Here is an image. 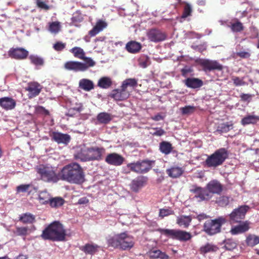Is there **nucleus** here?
Masks as SVG:
<instances>
[{
	"label": "nucleus",
	"instance_id": "obj_38",
	"mask_svg": "<svg viewBox=\"0 0 259 259\" xmlns=\"http://www.w3.org/2000/svg\"><path fill=\"white\" fill-rule=\"evenodd\" d=\"M247 245L253 247L259 244V236L254 234H249L245 240Z\"/></svg>",
	"mask_w": 259,
	"mask_h": 259
},
{
	"label": "nucleus",
	"instance_id": "obj_22",
	"mask_svg": "<svg viewBox=\"0 0 259 259\" xmlns=\"http://www.w3.org/2000/svg\"><path fill=\"white\" fill-rule=\"evenodd\" d=\"M16 105V101L12 98L3 97L0 98V106L7 110L14 109Z\"/></svg>",
	"mask_w": 259,
	"mask_h": 259
},
{
	"label": "nucleus",
	"instance_id": "obj_1",
	"mask_svg": "<svg viewBox=\"0 0 259 259\" xmlns=\"http://www.w3.org/2000/svg\"><path fill=\"white\" fill-rule=\"evenodd\" d=\"M84 176L83 168L75 162L65 165L59 172V180L70 184H82L84 181Z\"/></svg>",
	"mask_w": 259,
	"mask_h": 259
},
{
	"label": "nucleus",
	"instance_id": "obj_17",
	"mask_svg": "<svg viewBox=\"0 0 259 259\" xmlns=\"http://www.w3.org/2000/svg\"><path fill=\"white\" fill-rule=\"evenodd\" d=\"M64 68L68 70H72L75 72L84 71L87 70V67L83 63L78 61H70L64 64Z\"/></svg>",
	"mask_w": 259,
	"mask_h": 259
},
{
	"label": "nucleus",
	"instance_id": "obj_6",
	"mask_svg": "<svg viewBox=\"0 0 259 259\" xmlns=\"http://www.w3.org/2000/svg\"><path fill=\"white\" fill-rule=\"evenodd\" d=\"M157 231L166 237L181 242H186L190 240L192 237L190 233L179 229L159 228L157 229Z\"/></svg>",
	"mask_w": 259,
	"mask_h": 259
},
{
	"label": "nucleus",
	"instance_id": "obj_55",
	"mask_svg": "<svg viewBox=\"0 0 259 259\" xmlns=\"http://www.w3.org/2000/svg\"><path fill=\"white\" fill-rule=\"evenodd\" d=\"M85 63L83 64L85 65L87 67V70L89 67H93L95 65V62L91 58L87 57L85 56L82 59Z\"/></svg>",
	"mask_w": 259,
	"mask_h": 259
},
{
	"label": "nucleus",
	"instance_id": "obj_49",
	"mask_svg": "<svg viewBox=\"0 0 259 259\" xmlns=\"http://www.w3.org/2000/svg\"><path fill=\"white\" fill-rule=\"evenodd\" d=\"M50 196L47 191H41L39 193L38 200L41 203H48L50 202Z\"/></svg>",
	"mask_w": 259,
	"mask_h": 259
},
{
	"label": "nucleus",
	"instance_id": "obj_43",
	"mask_svg": "<svg viewBox=\"0 0 259 259\" xmlns=\"http://www.w3.org/2000/svg\"><path fill=\"white\" fill-rule=\"evenodd\" d=\"M74 157L76 160L81 161H88L86 149H81L74 154Z\"/></svg>",
	"mask_w": 259,
	"mask_h": 259
},
{
	"label": "nucleus",
	"instance_id": "obj_26",
	"mask_svg": "<svg viewBox=\"0 0 259 259\" xmlns=\"http://www.w3.org/2000/svg\"><path fill=\"white\" fill-rule=\"evenodd\" d=\"M142 49V45L140 42L131 40L128 42L125 46L126 50L132 54H136L140 52Z\"/></svg>",
	"mask_w": 259,
	"mask_h": 259
},
{
	"label": "nucleus",
	"instance_id": "obj_64",
	"mask_svg": "<svg viewBox=\"0 0 259 259\" xmlns=\"http://www.w3.org/2000/svg\"><path fill=\"white\" fill-rule=\"evenodd\" d=\"M250 30L251 31V35L250 36L251 38H257L259 36L258 32L257 29L254 27L252 26L250 28Z\"/></svg>",
	"mask_w": 259,
	"mask_h": 259
},
{
	"label": "nucleus",
	"instance_id": "obj_53",
	"mask_svg": "<svg viewBox=\"0 0 259 259\" xmlns=\"http://www.w3.org/2000/svg\"><path fill=\"white\" fill-rule=\"evenodd\" d=\"M29 228L28 227H17L15 233L20 236H26L28 234Z\"/></svg>",
	"mask_w": 259,
	"mask_h": 259
},
{
	"label": "nucleus",
	"instance_id": "obj_60",
	"mask_svg": "<svg viewBox=\"0 0 259 259\" xmlns=\"http://www.w3.org/2000/svg\"><path fill=\"white\" fill-rule=\"evenodd\" d=\"M232 79L235 86H241L245 84V82L243 81V79H241L239 77L233 76Z\"/></svg>",
	"mask_w": 259,
	"mask_h": 259
},
{
	"label": "nucleus",
	"instance_id": "obj_45",
	"mask_svg": "<svg viewBox=\"0 0 259 259\" xmlns=\"http://www.w3.org/2000/svg\"><path fill=\"white\" fill-rule=\"evenodd\" d=\"M30 62L35 66H42L44 64V59L37 55H31L29 57Z\"/></svg>",
	"mask_w": 259,
	"mask_h": 259
},
{
	"label": "nucleus",
	"instance_id": "obj_8",
	"mask_svg": "<svg viewBox=\"0 0 259 259\" xmlns=\"http://www.w3.org/2000/svg\"><path fill=\"white\" fill-rule=\"evenodd\" d=\"M154 163V161L145 159L130 163L127 164V167L131 171L137 174H145L152 168Z\"/></svg>",
	"mask_w": 259,
	"mask_h": 259
},
{
	"label": "nucleus",
	"instance_id": "obj_58",
	"mask_svg": "<svg viewBox=\"0 0 259 259\" xmlns=\"http://www.w3.org/2000/svg\"><path fill=\"white\" fill-rule=\"evenodd\" d=\"M30 187V185L29 184L20 185L16 188L17 192H26L28 191Z\"/></svg>",
	"mask_w": 259,
	"mask_h": 259
},
{
	"label": "nucleus",
	"instance_id": "obj_7",
	"mask_svg": "<svg viewBox=\"0 0 259 259\" xmlns=\"http://www.w3.org/2000/svg\"><path fill=\"white\" fill-rule=\"evenodd\" d=\"M36 170L45 182L56 183L59 180V173L57 174L52 166L41 164L36 167Z\"/></svg>",
	"mask_w": 259,
	"mask_h": 259
},
{
	"label": "nucleus",
	"instance_id": "obj_15",
	"mask_svg": "<svg viewBox=\"0 0 259 259\" xmlns=\"http://www.w3.org/2000/svg\"><path fill=\"white\" fill-rule=\"evenodd\" d=\"M124 160V158L122 156L116 153L108 154L105 159V161L107 163L114 166L122 165Z\"/></svg>",
	"mask_w": 259,
	"mask_h": 259
},
{
	"label": "nucleus",
	"instance_id": "obj_63",
	"mask_svg": "<svg viewBox=\"0 0 259 259\" xmlns=\"http://www.w3.org/2000/svg\"><path fill=\"white\" fill-rule=\"evenodd\" d=\"M236 55L241 58H248L250 56V54L248 52L241 51L236 53Z\"/></svg>",
	"mask_w": 259,
	"mask_h": 259
},
{
	"label": "nucleus",
	"instance_id": "obj_47",
	"mask_svg": "<svg viewBox=\"0 0 259 259\" xmlns=\"http://www.w3.org/2000/svg\"><path fill=\"white\" fill-rule=\"evenodd\" d=\"M64 201V200L61 197H56L51 198L49 203L53 207H58L63 205Z\"/></svg>",
	"mask_w": 259,
	"mask_h": 259
},
{
	"label": "nucleus",
	"instance_id": "obj_35",
	"mask_svg": "<svg viewBox=\"0 0 259 259\" xmlns=\"http://www.w3.org/2000/svg\"><path fill=\"white\" fill-rule=\"evenodd\" d=\"M173 149L172 144L167 141H162L159 144V150L161 153L168 155L171 153Z\"/></svg>",
	"mask_w": 259,
	"mask_h": 259
},
{
	"label": "nucleus",
	"instance_id": "obj_4",
	"mask_svg": "<svg viewBox=\"0 0 259 259\" xmlns=\"http://www.w3.org/2000/svg\"><path fill=\"white\" fill-rule=\"evenodd\" d=\"M228 156V151L226 148H220L207 156L204 161V164L208 167L216 168L222 165Z\"/></svg>",
	"mask_w": 259,
	"mask_h": 259
},
{
	"label": "nucleus",
	"instance_id": "obj_30",
	"mask_svg": "<svg viewBox=\"0 0 259 259\" xmlns=\"http://www.w3.org/2000/svg\"><path fill=\"white\" fill-rule=\"evenodd\" d=\"M19 221L24 224H32L35 222V216L29 212L22 213L19 216Z\"/></svg>",
	"mask_w": 259,
	"mask_h": 259
},
{
	"label": "nucleus",
	"instance_id": "obj_52",
	"mask_svg": "<svg viewBox=\"0 0 259 259\" xmlns=\"http://www.w3.org/2000/svg\"><path fill=\"white\" fill-rule=\"evenodd\" d=\"M231 28L233 32H238L243 30L244 26L241 22L237 20L231 24Z\"/></svg>",
	"mask_w": 259,
	"mask_h": 259
},
{
	"label": "nucleus",
	"instance_id": "obj_34",
	"mask_svg": "<svg viewBox=\"0 0 259 259\" xmlns=\"http://www.w3.org/2000/svg\"><path fill=\"white\" fill-rule=\"evenodd\" d=\"M112 115L107 112H101L97 116V120L100 124H108L112 120Z\"/></svg>",
	"mask_w": 259,
	"mask_h": 259
},
{
	"label": "nucleus",
	"instance_id": "obj_33",
	"mask_svg": "<svg viewBox=\"0 0 259 259\" xmlns=\"http://www.w3.org/2000/svg\"><path fill=\"white\" fill-rule=\"evenodd\" d=\"M79 87L85 91H90L94 88L93 82L88 79H82L79 82Z\"/></svg>",
	"mask_w": 259,
	"mask_h": 259
},
{
	"label": "nucleus",
	"instance_id": "obj_36",
	"mask_svg": "<svg viewBox=\"0 0 259 259\" xmlns=\"http://www.w3.org/2000/svg\"><path fill=\"white\" fill-rule=\"evenodd\" d=\"M138 85V80L135 78H127L125 79L122 83L121 88L127 91V88L131 87L134 88Z\"/></svg>",
	"mask_w": 259,
	"mask_h": 259
},
{
	"label": "nucleus",
	"instance_id": "obj_18",
	"mask_svg": "<svg viewBox=\"0 0 259 259\" xmlns=\"http://www.w3.org/2000/svg\"><path fill=\"white\" fill-rule=\"evenodd\" d=\"M41 85L36 82H31L28 84L25 90L28 92L29 98H34L39 95L41 90Z\"/></svg>",
	"mask_w": 259,
	"mask_h": 259
},
{
	"label": "nucleus",
	"instance_id": "obj_28",
	"mask_svg": "<svg viewBox=\"0 0 259 259\" xmlns=\"http://www.w3.org/2000/svg\"><path fill=\"white\" fill-rule=\"evenodd\" d=\"M192 220V217L190 215H182L177 217L176 223L180 227L187 228L190 226Z\"/></svg>",
	"mask_w": 259,
	"mask_h": 259
},
{
	"label": "nucleus",
	"instance_id": "obj_39",
	"mask_svg": "<svg viewBox=\"0 0 259 259\" xmlns=\"http://www.w3.org/2000/svg\"><path fill=\"white\" fill-rule=\"evenodd\" d=\"M233 125L231 122L222 123L218 125L217 131L219 133H227L233 128Z\"/></svg>",
	"mask_w": 259,
	"mask_h": 259
},
{
	"label": "nucleus",
	"instance_id": "obj_62",
	"mask_svg": "<svg viewBox=\"0 0 259 259\" xmlns=\"http://www.w3.org/2000/svg\"><path fill=\"white\" fill-rule=\"evenodd\" d=\"M241 100L243 102H249L252 98V95L249 94L242 93L240 96Z\"/></svg>",
	"mask_w": 259,
	"mask_h": 259
},
{
	"label": "nucleus",
	"instance_id": "obj_27",
	"mask_svg": "<svg viewBox=\"0 0 259 259\" xmlns=\"http://www.w3.org/2000/svg\"><path fill=\"white\" fill-rule=\"evenodd\" d=\"M99 246L93 243H87L80 247V249L87 254L93 255L98 252Z\"/></svg>",
	"mask_w": 259,
	"mask_h": 259
},
{
	"label": "nucleus",
	"instance_id": "obj_20",
	"mask_svg": "<svg viewBox=\"0 0 259 259\" xmlns=\"http://www.w3.org/2000/svg\"><path fill=\"white\" fill-rule=\"evenodd\" d=\"M52 139L58 144H68L70 140V136L66 134H62L59 132H53L51 135Z\"/></svg>",
	"mask_w": 259,
	"mask_h": 259
},
{
	"label": "nucleus",
	"instance_id": "obj_9",
	"mask_svg": "<svg viewBox=\"0 0 259 259\" xmlns=\"http://www.w3.org/2000/svg\"><path fill=\"white\" fill-rule=\"evenodd\" d=\"M249 209V207L246 205H241L234 209L229 215L230 222L232 224L241 223Z\"/></svg>",
	"mask_w": 259,
	"mask_h": 259
},
{
	"label": "nucleus",
	"instance_id": "obj_31",
	"mask_svg": "<svg viewBox=\"0 0 259 259\" xmlns=\"http://www.w3.org/2000/svg\"><path fill=\"white\" fill-rule=\"evenodd\" d=\"M149 256L151 259H168L169 256L165 252L159 249H152L149 251Z\"/></svg>",
	"mask_w": 259,
	"mask_h": 259
},
{
	"label": "nucleus",
	"instance_id": "obj_44",
	"mask_svg": "<svg viewBox=\"0 0 259 259\" xmlns=\"http://www.w3.org/2000/svg\"><path fill=\"white\" fill-rule=\"evenodd\" d=\"M138 62L140 67L146 68L150 64V58L147 55H142L138 59Z\"/></svg>",
	"mask_w": 259,
	"mask_h": 259
},
{
	"label": "nucleus",
	"instance_id": "obj_12",
	"mask_svg": "<svg viewBox=\"0 0 259 259\" xmlns=\"http://www.w3.org/2000/svg\"><path fill=\"white\" fill-rule=\"evenodd\" d=\"M207 192L210 193L209 194L211 198L213 194L220 195L223 190V185L218 180H213L208 183L205 187Z\"/></svg>",
	"mask_w": 259,
	"mask_h": 259
},
{
	"label": "nucleus",
	"instance_id": "obj_41",
	"mask_svg": "<svg viewBox=\"0 0 259 259\" xmlns=\"http://www.w3.org/2000/svg\"><path fill=\"white\" fill-rule=\"evenodd\" d=\"M182 3L185 5L183 12L181 16L182 19H185L189 16H191L192 13V8L191 5L187 2H184Z\"/></svg>",
	"mask_w": 259,
	"mask_h": 259
},
{
	"label": "nucleus",
	"instance_id": "obj_57",
	"mask_svg": "<svg viewBox=\"0 0 259 259\" xmlns=\"http://www.w3.org/2000/svg\"><path fill=\"white\" fill-rule=\"evenodd\" d=\"M195 107L191 106H186L181 108L183 114H189L194 112Z\"/></svg>",
	"mask_w": 259,
	"mask_h": 259
},
{
	"label": "nucleus",
	"instance_id": "obj_25",
	"mask_svg": "<svg viewBox=\"0 0 259 259\" xmlns=\"http://www.w3.org/2000/svg\"><path fill=\"white\" fill-rule=\"evenodd\" d=\"M184 82L188 88L191 89L199 88L203 84V81L198 78H187Z\"/></svg>",
	"mask_w": 259,
	"mask_h": 259
},
{
	"label": "nucleus",
	"instance_id": "obj_50",
	"mask_svg": "<svg viewBox=\"0 0 259 259\" xmlns=\"http://www.w3.org/2000/svg\"><path fill=\"white\" fill-rule=\"evenodd\" d=\"M224 247L228 250H232L237 247V243L233 239H226L224 240Z\"/></svg>",
	"mask_w": 259,
	"mask_h": 259
},
{
	"label": "nucleus",
	"instance_id": "obj_29",
	"mask_svg": "<svg viewBox=\"0 0 259 259\" xmlns=\"http://www.w3.org/2000/svg\"><path fill=\"white\" fill-rule=\"evenodd\" d=\"M166 172L169 177L175 179L181 176L184 172V170L182 167L174 166L167 169Z\"/></svg>",
	"mask_w": 259,
	"mask_h": 259
},
{
	"label": "nucleus",
	"instance_id": "obj_61",
	"mask_svg": "<svg viewBox=\"0 0 259 259\" xmlns=\"http://www.w3.org/2000/svg\"><path fill=\"white\" fill-rule=\"evenodd\" d=\"M65 47V44L62 42H57L54 45L53 48L57 51H61Z\"/></svg>",
	"mask_w": 259,
	"mask_h": 259
},
{
	"label": "nucleus",
	"instance_id": "obj_3",
	"mask_svg": "<svg viewBox=\"0 0 259 259\" xmlns=\"http://www.w3.org/2000/svg\"><path fill=\"white\" fill-rule=\"evenodd\" d=\"M107 244L109 246L114 248L122 250H130L135 245L134 238L126 232L121 233L109 237L107 239Z\"/></svg>",
	"mask_w": 259,
	"mask_h": 259
},
{
	"label": "nucleus",
	"instance_id": "obj_5",
	"mask_svg": "<svg viewBox=\"0 0 259 259\" xmlns=\"http://www.w3.org/2000/svg\"><path fill=\"white\" fill-rule=\"evenodd\" d=\"M226 222V219L223 217H219L213 220H207L203 224L202 230L208 235H214L221 231L222 226Z\"/></svg>",
	"mask_w": 259,
	"mask_h": 259
},
{
	"label": "nucleus",
	"instance_id": "obj_23",
	"mask_svg": "<svg viewBox=\"0 0 259 259\" xmlns=\"http://www.w3.org/2000/svg\"><path fill=\"white\" fill-rule=\"evenodd\" d=\"M94 160L100 161L103 159L106 150L103 147L92 146L90 147Z\"/></svg>",
	"mask_w": 259,
	"mask_h": 259
},
{
	"label": "nucleus",
	"instance_id": "obj_46",
	"mask_svg": "<svg viewBox=\"0 0 259 259\" xmlns=\"http://www.w3.org/2000/svg\"><path fill=\"white\" fill-rule=\"evenodd\" d=\"M82 109V105L81 104H77L76 105V107L70 108L66 115L73 117L76 114H79Z\"/></svg>",
	"mask_w": 259,
	"mask_h": 259
},
{
	"label": "nucleus",
	"instance_id": "obj_11",
	"mask_svg": "<svg viewBox=\"0 0 259 259\" xmlns=\"http://www.w3.org/2000/svg\"><path fill=\"white\" fill-rule=\"evenodd\" d=\"M148 39L152 42H158L166 39V33L158 28H151L147 32Z\"/></svg>",
	"mask_w": 259,
	"mask_h": 259
},
{
	"label": "nucleus",
	"instance_id": "obj_13",
	"mask_svg": "<svg viewBox=\"0 0 259 259\" xmlns=\"http://www.w3.org/2000/svg\"><path fill=\"white\" fill-rule=\"evenodd\" d=\"M28 52L22 48H11L8 51L10 57L17 60H23L28 56Z\"/></svg>",
	"mask_w": 259,
	"mask_h": 259
},
{
	"label": "nucleus",
	"instance_id": "obj_51",
	"mask_svg": "<svg viewBox=\"0 0 259 259\" xmlns=\"http://www.w3.org/2000/svg\"><path fill=\"white\" fill-rule=\"evenodd\" d=\"M61 29L60 23L58 21H55L50 23L49 24V30L53 33H58Z\"/></svg>",
	"mask_w": 259,
	"mask_h": 259
},
{
	"label": "nucleus",
	"instance_id": "obj_19",
	"mask_svg": "<svg viewBox=\"0 0 259 259\" xmlns=\"http://www.w3.org/2000/svg\"><path fill=\"white\" fill-rule=\"evenodd\" d=\"M130 95V92L120 87V89L112 91L110 96L116 101H123L127 99Z\"/></svg>",
	"mask_w": 259,
	"mask_h": 259
},
{
	"label": "nucleus",
	"instance_id": "obj_37",
	"mask_svg": "<svg viewBox=\"0 0 259 259\" xmlns=\"http://www.w3.org/2000/svg\"><path fill=\"white\" fill-rule=\"evenodd\" d=\"M218 247L212 244L207 243L205 245L200 248L199 251L201 254H205L210 252H215L218 250Z\"/></svg>",
	"mask_w": 259,
	"mask_h": 259
},
{
	"label": "nucleus",
	"instance_id": "obj_40",
	"mask_svg": "<svg viewBox=\"0 0 259 259\" xmlns=\"http://www.w3.org/2000/svg\"><path fill=\"white\" fill-rule=\"evenodd\" d=\"M70 52L73 54L74 57L81 60L85 55V53L83 50L78 47H75L72 48L70 50Z\"/></svg>",
	"mask_w": 259,
	"mask_h": 259
},
{
	"label": "nucleus",
	"instance_id": "obj_48",
	"mask_svg": "<svg viewBox=\"0 0 259 259\" xmlns=\"http://www.w3.org/2000/svg\"><path fill=\"white\" fill-rule=\"evenodd\" d=\"M257 119V117L254 115H248L243 118L241 122L243 125L249 124H254L256 122Z\"/></svg>",
	"mask_w": 259,
	"mask_h": 259
},
{
	"label": "nucleus",
	"instance_id": "obj_32",
	"mask_svg": "<svg viewBox=\"0 0 259 259\" xmlns=\"http://www.w3.org/2000/svg\"><path fill=\"white\" fill-rule=\"evenodd\" d=\"M112 85V80L111 78L108 76H104L101 77L97 83V85L101 88L107 89L109 88Z\"/></svg>",
	"mask_w": 259,
	"mask_h": 259
},
{
	"label": "nucleus",
	"instance_id": "obj_21",
	"mask_svg": "<svg viewBox=\"0 0 259 259\" xmlns=\"http://www.w3.org/2000/svg\"><path fill=\"white\" fill-rule=\"evenodd\" d=\"M250 223L246 221L241 222L237 226L232 227L230 232L232 235H237L247 232L250 228Z\"/></svg>",
	"mask_w": 259,
	"mask_h": 259
},
{
	"label": "nucleus",
	"instance_id": "obj_59",
	"mask_svg": "<svg viewBox=\"0 0 259 259\" xmlns=\"http://www.w3.org/2000/svg\"><path fill=\"white\" fill-rule=\"evenodd\" d=\"M206 43H203V44H201L199 45H196V46H192V48L195 50L197 51L200 53H202L203 51H205L206 50Z\"/></svg>",
	"mask_w": 259,
	"mask_h": 259
},
{
	"label": "nucleus",
	"instance_id": "obj_16",
	"mask_svg": "<svg viewBox=\"0 0 259 259\" xmlns=\"http://www.w3.org/2000/svg\"><path fill=\"white\" fill-rule=\"evenodd\" d=\"M147 181V177L138 176L132 181L130 184L131 189L134 192H138L139 190L146 184Z\"/></svg>",
	"mask_w": 259,
	"mask_h": 259
},
{
	"label": "nucleus",
	"instance_id": "obj_24",
	"mask_svg": "<svg viewBox=\"0 0 259 259\" xmlns=\"http://www.w3.org/2000/svg\"><path fill=\"white\" fill-rule=\"evenodd\" d=\"M107 26V23L102 20H99L96 23L95 26L89 32V34L91 36H95L100 32L102 31Z\"/></svg>",
	"mask_w": 259,
	"mask_h": 259
},
{
	"label": "nucleus",
	"instance_id": "obj_2",
	"mask_svg": "<svg viewBox=\"0 0 259 259\" xmlns=\"http://www.w3.org/2000/svg\"><path fill=\"white\" fill-rule=\"evenodd\" d=\"M66 232L60 222L55 221L49 225L43 231L41 237L44 240L53 241H63L65 240Z\"/></svg>",
	"mask_w": 259,
	"mask_h": 259
},
{
	"label": "nucleus",
	"instance_id": "obj_54",
	"mask_svg": "<svg viewBox=\"0 0 259 259\" xmlns=\"http://www.w3.org/2000/svg\"><path fill=\"white\" fill-rule=\"evenodd\" d=\"M174 211L171 209L164 208L160 209L159 216L161 218H163L165 217L174 214Z\"/></svg>",
	"mask_w": 259,
	"mask_h": 259
},
{
	"label": "nucleus",
	"instance_id": "obj_56",
	"mask_svg": "<svg viewBox=\"0 0 259 259\" xmlns=\"http://www.w3.org/2000/svg\"><path fill=\"white\" fill-rule=\"evenodd\" d=\"M35 112L37 114H40L44 115H49L50 114L49 111L46 109L44 107L41 106H37L35 108Z\"/></svg>",
	"mask_w": 259,
	"mask_h": 259
},
{
	"label": "nucleus",
	"instance_id": "obj_14",
	"mask_svg": "<svg viewBox=\"0 0 259 259\" xmlns=\"http://www.w3.org/2000/svg\"><path fill=\"white\" fill-rule=\"evenodd\" d=\"M200 64L204 71H211L213 70H222L223 66L217 61L205 59L201 60Z\"/></svg>",
	"mask_w": 259,
	"mask_h": 259
},
{
	"label": "nucleus",
	"instance_id": "obj_42",
	"mask_svg": "<svg viewBox=\"0 0 259 259\" xmlns=\"http://www.w3.org/2000/svg\"><path fill=\"white\" fill-rule=\"evenodd\" d=\"M230 197L227 196H221L215 200V203L220 206L225 207L228 205L230 202Z\"/></svg>",
	"mask_w": 259,
	"mask_h": 259
},
{
	"label": "nucleus",
	"instance_id": "obj_10",
	"mask_svg": "<svg viewBox=\"0 0 259 259\" xmlns=\"http://www.w3.org/2000/svg\"><path fill=\"white\" fill-rule=\"evenodd\" d=\"M190 192L194 194V198L199 201L209 200L211 199L210 193L207 192L206 188H203L194 185L191 186Z\"/></svg>",
	"mask_w": 259,
	"mask_h": 259
}]
</instances>
